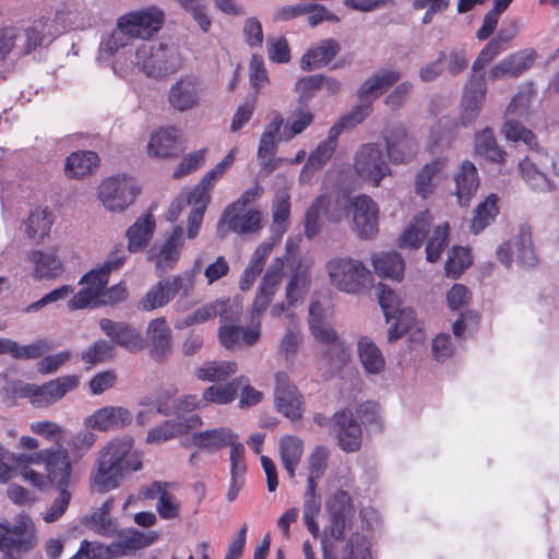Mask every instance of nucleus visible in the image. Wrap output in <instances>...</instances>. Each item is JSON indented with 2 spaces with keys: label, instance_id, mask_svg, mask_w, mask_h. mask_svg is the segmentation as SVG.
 <instances>
[{
  "label": "nucleus",
  "instance_id": "f257e3e1",
  "mask_svg": "<svg viewBox=\"0 0 559 559\" xmlns=\"http://www.w3.org/2000/svg\"><path fill=\"white\" fill-rule=\"evenodd\" d=\"M330 525L324 528L321 539L323 559H369L370 543L361 533L345 537L355 514L349 493L336 490L326 500Z\"/></svg>",
  "mask_w": 559,
  "mask_h": 559
},
{
  "label": "nucleus",
  "instance_id": "f03ea898",
  "mask_svg": "<svg viewBox=\"0 0 559 559\" xmlns=\"http://www.w3.org/2000/svg\"><path fill=\"white\" fill-rule=\"evenodd\" d=\"M142 467V453L134 449L133 438H115L99 451L97 468L91 476V488L99 493L109 492L118 488L127 475Z\"/></svg>",
  "mask_w": 559,
  "mask_h": 559
},
{
  "label": "nucleus",
  "instance_id": "7ed1b4c3",
  "mask_svg": "<svg viewBox=\"0 0 559 559\" xmlns=\"http://www.w3.org/2000/svg\"><path fill=\"white\" fill-rule=\"evenodd\" d=\"M133 62L146 76L162 79L180 68L181 58L174 45L142 43L135 49Z\"/></svg>",
  "mask_w": 559,
  "mask_h": 559
},
{
  "label": "nucleus",
  "instance_id": "20e7f679",
  "mask_svg": "<svg viewBox=\"0 0 559 559\" xmlns=\"http://www.w3.org/2000/svg\"><path fill=\"white\" fill-rule=\"evenodd\" d=\"M10 461L21 466L23 479L38 489H45L48 483L60 484L52 445L31 454L10 453Z\"/></svg>",
  "mask_w": 559,
  "mask_h": 559
},
{
  "label": "nucleus",
  "instance_id": "39448f33",
  "mask_svg": "<svg viewBox=\"0 0 559 559\" xmlns=\"http://www.w3.org/2000/svg\"><path fill=\"white\" fill-rule=\"evenodd\" d=\"M353 169L359 181L374 188L392 174L386 155L378 143H365L357 148Z\"/></svg>",
  "mask_w": 559,
  "mask_h": 559
},
{
  "label": "nucleus",
  "instance_id": "423d86ee",
  "mask_svg": "<svg viewBox=\"0 0 559 559\" xmlns=\"http://www.w3.org/2000/svg\"><path fill=\"white\" fill-rule=\"evenodd\" d=\"M325 272L330 284L347 294H356L370 278V272L359 260L349 257H334L326 261Z\"/></svg>",
  "mask_w": 559,
  "mask_h": 559
},
{
  "label": "nucleus",
  "instance_id": "0eeeda50",
  "mask_svg": "<svg viewBox=\"0 0 559 559\" xmlns=\"http://www.w3.org/2000/svg\"><path fill=\"white\" fill-rule=\"evenodd\" d=\"M100 13V0H63L55 12L53 23L59 29L83 31L92 27Z\"/></svg>",
  "mask_w": 559,
  "mask_h": 559
},
{
  "label": "nucleus",
  "instance_id": "6e6552de",
  "mask_svg": "<svg viewBox=\"0 0 559 559\" xmlns=\"http://www.w3.org/2000/svg\"><path fill=\"white\" fill-rule=\"evenodd\" d=\"M95 442L96 435L86 428L70 438L68 448H64L63 443L52 445L60 485L71 484L73 465L93 448Z\"/></svg>",
  "mask_w": 559,
  "mask_h": 559
},
{
  "label": "nucleus",
  "instance_id": "1a4fd4ad",
  "mask_svg": "<svg viewBox=\"0 0 559 559\" xmlns=\"http://www.w3.org/2000/svg\"><path fill=\"white\" fill-rule=\"evenodd\" d=\"M368 115L369 106L356 107L334 123L328 132V138L320 142L316 150L310 153L307 159L310 162V165L322 169L334 154L337 147L338 136L342 132L355 128L362 122Z\"/></svg>",
  "mask_w": 559,
  "mask_h": 559
},
{
  "label": "nucleus",
  "instance_id": "9d476101",
  "mask_svg": "<svg viewBox=\"0 0 559 559\" xmlns=\"http://www.w3.org/2000/svg\"><path fill=\"white\" fill-rule=\"evenodd\" d=\"M97 192L98 199L106 210L123 212L134 202L139 189L133 178L112 176L102 181Z\"/></svg>",
  "mask_w": 559,
  "mask_h": 559
},
{
  "label": "nucleus",
  "instance_id": "9b49d317",
  "mask_svg": "<svg viewBox=\"0 0 559 559\" xmlns=\"http://www.w3.org/2000/svg\"><path fill=\"white\" fill-rule=\"evenodd\" d=\"M204 92L205 85L200 76L185 74L170 84L167 102L174 110L186 112L201 104Z\"/></svg>",
  "mask_w": 559,
  "mask_h": 559
},
{
  "label": "nucleus",
  "instance_id": "f8f14e48",
  "mask_svg": "<svg viewBox=\"0 0 559 559\" xmlns=\"http://www.w3.org/2000/svg\"><path fill=\"white\" fill-rule=\"evenodd\" d=\"M86 287L78 292L68 302L73 310L86 307L117 304L126 300L128 292L123 284H117L106 289V285H98L96 281H83Z\"/></svg>",
  "mask_w": 559,
  "mask_h": 559
},
{
  "label": "nucleus",
  "instance_id": "ddd939ff",
  "mask_svg": "<svg viewBox=\"0 0 559 559\" xmlns=\"http://www.w3.org/2000/svg\"><path fill=\"white\" fill-rule=\"evenodd\" d=\"M348 210L352 213L353 231L360 239H370L378 234L380 209L369 195L350 198Z\"/></svg>",
  "mask_w": 559,
  "mask_h": 559
},
{
  "label": "nucleus",
  "instance_id": "4468645a",
  "mask_svg": "<svg viewBox=\"0 0 559 559\" xmlns=\"http://www.w3.org/2000/svg\"><path fill=\"white\" fill-rule=\"evenodd\" d=\"M497 258L506 266L510 267L513 258L523 266H534L538 262L535 252L532 234L528 227L522 226L519 233L509 241L497 248Z\"/></svg>",
  "mask_w": 559,
  "mask_h": 559
},
{
  "label": "nucleus",
  "instance_id": "2eb2a0df",
  "mask_svg": "<svg viewBox=\"0 0 559 559\" xmlns=\"http://www.w3.org/2000/svg\"><path fill=\"white\" fill-rule=\"evenodd\" d=\"M0 550L22 554L31 550L36 542L35 528L27 515H20L12 526L0 523Z\"/></svg>",
  "mask_w": 559,
  "mask_h": 559
},
{
  "label": "nucleus",
  "instance_id": "dca6fc26",
  "mask_svg": "<svg viewBox=\"0 0 559 559\" xmlns=\"http://www.w3.org/2000/svg\"><path fill=\"white\" fill-rule=\"evenodd\" d=\"M135 39L148 40L155 36L165 23L164 11L155 5L130 11L120 15Z\"/></svg>",
  "mask_w": 559,
  "mask_h": 559
},
{
  "label": "nucleus",
  "instance_id": "f3484780",
  "mask_svg": "<svg viewBox=\"0 0 559 559\" xmlns=\"http://www.w3.org/2000/svg\"><path fill=\"white\" fill-rule=\"evenodd\" d=\"M378 298L386 321L395 320L389 330V341H395L413 326L415 321L414 311L402 309L397 296L385 286L380 287Z\"/></svg>",
  "mask_w": 559,
  "mask_h": 559
},
{
  "label": "nucleus",
  "instance_id": "a211bd4d",
  "mask_svg": "<svg viewBox=\"0 0 559 559\" xmlns=\"http://www.w3.org/2000/svg\"><path fill=\"white\" fill-rule=\"evenodd\" d=\"M192 289V282L189 277L171 276L156 283L141 300L143 310L151 311L160 308L169 302L179 292L183 295Z\"/></svg>",
  "mask_w": 559,
  "mask_h": 559
},
{
  "label": "nucleus",
  "instance_id": "6ab92c4d",
  "mask_svg": "<svg viewBox=\"0 0 559 559\" xmlns=\"http://www.w3.org/2000/svg\"><path fill=\"white\" fill-rule=\"evenodd\" d=\"M80 384L75 374L58 377L43 384L34 385L32 405L35 408H46L59 402L69 392L74 391Z\"/></svg>",
  "mask_w": 559,
  "mask_h": 559
},
{
  "label": "nucleus",
  "instance_id": "aec40b11",
  "mask_svg": "<svg viewBox=\"0 0 559 559\" xmlns=\"http://www.w3.org/2000/svg\"><path fill=\"white\" fill-rule=\"evenodd\" d=\"M275 405L280 413L292 420H297L302 414V396L294 384H292L285 372L275 374L274 388Z\"/></svg>",
  "mask_w": 559,
  "mask_h": 559
},
{
  "label": "nucleus",
  "instance_id": "412c9836",
  "mask_svg": "<svg viewBox=\"0 0 559 559\" xmlns=\"http://www.w3.org/2000/svg\"><path fill=\"white\" fill-rule=\"evenodd\" d=\"M383 140L386 158L393 164H407L417 155V144L403 127H393L385 130Z\"/></svg>",
  "mask_w": 559,
  "mask_h": 559
},
{
  "label": "nucleus",
  "instance_id": "4be33fe9",
  "mask_svg": "<svg viewBox=\"0 0 559 559\" xmlns=\"http://www.w3.org/2000/svg\"><path fill=\"white\" fill-rule=\"evenodd\" d=\"M487 86L483 74H471L464 86L461 119L464 126L476 120L483 108Z\"/></svg>",
  "mask_w": 559,
  "mask_h": 559
},
{
  "label": "nucleus",
  "instance_id": "5701e85b",
  "mask_svg": "<svg viewBox=\"0 0 559 559\" xmlns=\"http://www.w3.org/2000/svg\"><path fill=\"white\" fill-rule=\"evenodd\" d=\"M183 243V229L178 225L160 247L155 246L151 249L150 259L154 261L159 276L167 273L178 262Z\"/></svg>",
  "mask_w": 559,
  "mask_h": 559
},
{
  "label": "nucleus",
  "instance_id": "b1692460",
  "mask_svg": "<svg viewBox=\"0 0 559 559\" xmlns=\"http://www.w3.org/2000/svg\"><path fill=\"white\" fill-rule=\"evenodd\" d=\"M448 158L436 157L426 163L416 174L414 190L421 199L430 198L438 186L447 178Z\"/></svg>",
  "mask_w": 559,
  "mask_h": 559
},
{
  "label": "nucleus",
  "instance_id": "393cba45",
  "mask_svg": "<svg viewBox=\"0 0 559 559\" xmlns=\"http://www.w3.org/2000/svg\"><path fill=\"white\" fill-rule=\"evenodd\" d=\"M132 413L121 406H104L95 411L84 419L87 429L97 431L118 430L129 426L132 421Z\"/></svg>",
  "mask_w": 559,
  "mask_h": 559
},
{
  "label": "nucleus",
  "instance_id": "a878e982",
  "mask_svg": "<svg viewBox=\"0 0 559 559\" xmlns=\"http://www.w3.org/2000/svg\"><path fill=\"white\" fill-rule=\"evenodd\" d=\"M334 432L344 451L354 452L360 448L362 430L350 409H342L334 415Z\"/></svg>",
  "mask_w": 559,
  "mask_h": 559
},
{
  "label": "nucleus",
  "instance_id": "bb28decb",
  "mask_svg": "<svg viewBox=\"0 0 559 559\" xmlns=\"http://www.w3.org/2000/svg\"><path fill=\"white\" fill-rule=\"evenodd\" d=\"M99 326L112 342L130 353H138L144 348V338L140 331L128 323L104 318L99 321Z\"/></svg>",
  "mask_w": 559,
  "mask_h": 559
},
{
  "label": "nucleus",
  "instance_id": "cd10ccee",
  "mask_svg": "<svg viewBox=\"0 0 559 559\" xmlns=\"http://www.w3.org/2000/svg\"><path fill=\"white\" fill-rule=\"evenodd\" d=\"M535 58L536 52L533 49L516 51L491 67L488 78L491 81L518 78L533 66Z\"/></svg>",
  "mask_w": 559,
  "mask_h": 559
},
{
  "label": "nucleus",
  "instance_id": "c85d7f7f",
  "mask_svg": "<svg viewBox=\"0 0 559 559\" xmlns=\"http://www.w3.org/2000/svg\"><path fill=\"white\" fill-rule=\"evenodd\" d=\"M331 199L326 194L317 197L306 210L304 218V234L308 239H313L322 228V216L326 215L332 223H338L342 214L330 210Z\"/></svg>",
  "mask_w": 559,
  "mask_h": 559
},
{
  "label": "nucleus",
  "instance_id": "c756f323",
  "mask_svg": "<svg viewBox=\"0 0 559 559\" xmlns=\"http://www.w3.org/2000/svg\"><path fill=\"white\" fill-rule=\"evenodd\" d=\"M277 290L276 288L260 284L249 312L251 326L245 332L243 344L251 346L259 341L261 335V318Z\"/></svg>",
  "mask_w": 559,
  "mask_h": 559
},
{
  "label": "nucleus",
  "instance_id": "7c9ffc66",
  "mask_svg": "<svg viewBox=\"0 0 559 559\" xmlns=\"http://www.w3.org/2000/svg\"><path fill=\"white\" fill-rule=\"evenodd\" d=\"M283 126V118L276 114L273 119L266 124L258 147V159L263 169L272 171L275 169L276 164L273 156L276 152L280 142V131Z\"/></svg>",
  "mask_w": 559,
  "mask_h": 559
},
{
  "label": "nucleus",
  "instance_id": "2f4dec72",
  "mask_svg": "<svg viewBox=\"0 0 559 559\" xmlns=\"http://www.w3.org/2000/svg\"><path fill=\"white\" fill-rule=\"evenodd\" d=\"M357 354L367 378L381 377L385 371V358L382 350L369 336H360L357 342Z\"/></svg>",
  "mask_w": 559,
  "mask_h": 559
},
{
  "label": "nucleus",
  "instance_id": "473e14b6",
  "mask_svg": "<svg viewBox=\"0 0 559 559\" xmlns=\"http://www.w3.org/2000/svg\"><path fill=\"white\" fill-rule=\"evenodd\" d=\"M179 130L175 127H163L151 133L147 142V154L154 158H174L178 154L177 143Z\"/></svg>",
  "mask_w": 559,
  "mask_h": 559
},
{
  "label": "nucleus",
  "instance_id": "72a5a7b5",
  "mask_svg": "<svg viewBox=\"0 0 559 559\" xmlns=\"http://www.w3.org/2000/svg\"><path fill=\"white\" fill-rule=\"evenodd\" d=\"M401 79V73L397 70L383 69L376 72L369 79H367L358 88V96L361 100L368 102L365 106H369L370 103L382 95L390 86L396 83ZM364 107V105L361 106Z\"/></svg>",
  "mask_w": 559,
  "mask_h": 559
},
{
  "label": "nucleus",
  "instance_id": "f704fd0d",
  "mask_svg": "<svg viewBox=\"0 0 559 559\" xmlns=\"http://www.w3.org/2000/svg\"><path fill=\"white\" fill-rule=\"evenodd\" d=\"M60 33L53 23V20L49 17H39L35 20L29 26H27L23 34L19 31V36L23 44L20 46L22 52L29 53L37 47L41 46L45 38L55 36Z\"/></svg>",
  "mask_w": 559,
  "mask_h": 559
},
{
  "label": "nucleus",
  "instance_id": "c9c22d12",
  "mask_svg": "<svg viewBox=\"0 0 559 559\" xmlns=\"http://www.w3.org/2000/svg\"><path fill=\"white\" fill-rule=\"evenodd\" d=\"M242 207L228 206L223 217L221 218L219 225L226 224L228 229L237 234H250L261 229V212L257 210H249L243 214H238ZM221 229V226H218Z\"/></svg>",
  "mask_w": 559,
  "mask_h": 559
},
{
  "label": "nucleus",
  "instance_id": "e433bc0d",
  "mask_svg": "<svg viewBox=\"0 0 559 559\" xmlns=\"http://www.w3.org/2000/svg\"><path fill=\"white\" fill-rule=\"evenodd\" d=\"M455 189L454 194L457 202L465 206L469 203L479 186L478 173L475 165L469 160H464L454 175Z\"/></svg>",
  "mask_w": 559,
  "mask_h": 559
},
{
  "label": "nucleus",
  "instance_id": "4c0bfd02",
  "mask_svg": "<svg viewBox=\"0 0 559 559\" xmlns=\"http://www.w3.org/2000/svg\"><path fill=\"white\" fill-rule=\"evenodd\" d=\"M340 44L335 39L320 40L304 53L300 59V68L304 71L320 69L326 66L340 52Z\"/></svg>",
  "mask_w": 559,
  "mask_h": 559
},
{
  "label": "nucleus",
  "instance_id": "58836bf2",
  "mask_svg": "<svg viewBox=\"0 0 559 559\" xmlns=\"http://www.w3.org/2000/svg\"><path fill=\"white\" fill-rule=\"evenodd\" d=\"M146 337L151 344V355L160 360L171 350V330L165 318L152 320L146 329Z\"/></svg>",
  "mask_w": 559,
  "mask_h": 559
},
{
  "label": "nucleus",
  "instance_id": "ea45409f",
  "mask_svg": "<svg viewBox=\"0 0 559 559\" xmlns=\"http://www.w3.org/2000/svg\"><path fill=\"white\" fill-rule=\"evenodd\" d=\"M112 507V498L107 499L99 508L85 514L81 519V524L102 536L115 537L117 534V524L109 515Z\"/></svg>",
  "mask_w": 559,
  "mask_h": 559
},
{
  "label": "nucleus",
  "instance_id": "a19ab883",
  "mask_svg": "<svg viewBox=\"0 0 559 559\" xmlns=\"http://www.w3.org/2000/svg\"><path fill=\"white\" fill-rule=\"evenodd\" d=\"M27 260L34 265V276L39 280L56 278L63 271L62 262L55 249L32 250L28 252Z\"/></svg>",
  "mask_w": 559,
  "mask_h": 559
},
{
  "label": "nucleus",
  "instance_id": "79ce46f5",
  "mask_svg": "<svg viewBox=\"0 0 559 559\" xmlns=\"http://www.w3.org/2000/svg\"><path fill=\"white\" fill-rule=\"evenodd\" d=\"M53 222L55 214L49 207H35L24 221L27 238L37 243L43 242L49 235Z\"/></svg>",
  "mask_w": 559,
  "mask_h": 559
},
{
  "label": "nucleus",
  "instance_id": "37998d69",
  "mask_svg": "<svg viewBox=\"0 0 559 559\" xmlns=\"http://www.w3.org/2000/svg\"><path fill=\"white\" fill-rule=\"evenodd\" d=\"M275 245V239H269L257 247L240 278L239 287L241 290H248L253 286Z\"/></svg>",
  "mask_w": 559,
  "mask_h": 559
},
{
  "label": "nucleus",
  "instance_id": "c03bdc74",
  "mask_svg": "<svg viewBox=\"0 0 559 559\" xmlns=\"http://www.w3.org/2000/svg\"><path fill=\"white\" fill-rule=\"evenodd\" d=\"M374 272L380 277L401 282L404 276L405 262L397 252H379L372 255Z\"/></svg>",
  "mask_w": 559,
  "mask_h": 559
},
{
  "label": "nucleus",
  "instance_id": "a18cd8bd",
  "mask_svg": "<svg viewBox=\"0 0 559 559\" xmlns=\"http://www.w3.org/2000/svg\"><path fill=\"white\" fill-rule=\"evenodd\" d=\"M236 438L231 429L221 427L193 433L192 442L200 449L216 451L226 445H230Z\"/></svg>",
  "mask_w": 559,
  "mask_h": 559
},
{
  "label": "nucleus",
  "instance_id": "49530a36",
  "mask_svg": "<svg viewBox=\"0 0 559 559\" xmlns=\"http://www.w3.org/2000/svg\"><path fill=\"white\" fill-rule=\"evenodd\" d=\"M155 229L153 215L146 214L136 219V222L127 230L128 251L138 252L142 250L150 241Z\"/></svg>",
  "mask_w": 559,
  "mask_h": 559
},
{
  "label": "nucleus",
  "instance_id": "de8ad7c7",
  "mask_svg": "<svg viewBox=\"0 0 559 559\" xmlns=\"http://www.w3.org/2000/svg\"><path fill=\"white\" fill-rule=\"evenodd\" d=\"M126 260L127 253L123 246L117 245L108 253L103 265L88 272L83 281H96L98 285H107L110 273L122 267Z\"/></svg>",
  "mask_w": 559,
  "mask_h": 559
},
{
  "label": "nucleus",
  "instance_id": "09e8293b",
  "mask_svg": "<svg viewBox=\"0 0 559 559\" xmlns=\"http://www.w3.org/2000/svg\"><path fill=\"white\" fill-rule=\"evenodd\" d=\"M99 158L95 152L78 151L70 154L66 163V174L71 178H81L92 174L98 166Z\"/></svg>",
  "mask_w": 559,
  "mask_h": 559
},
{
  "label": "nucleus",
  "instance_id": "8fccbe9b",
  "mask_svg": "<svg viewBox=\"0 0 559 559\" xmlns=\"http://www.w3.org/2000/svg\"><path fill=\"white\" fill-rule=\"evenodd\" d=\"M134 39L132 31L128 28L127 24L119 16L116 21V27L102 40L100 53L114 56L120 49L130 46Z\"/></svg>",
  "mask_w": 559,
  "mask_h": 559
},
{
  "label": "nucleus",
  "instance_id": "3c124183",
  "mask_svg": "<svg viewBox=\"0 0 559 559\" xmlns=\"http://www.w3.org/2000/svg\"><path fill=\"white\" fill-rule=\"evenodd\" d=\"M194 205L190 209L187 219V237L195 239L201 229L204 212L210 202V195L203 187H194Z\"/></svg>",
  "mask_w": 559,
  "mask_h": 559
},
{
  "label": "nucleus",
  "instance_id": "603ef678",
  "mask_svg": "<svg viewBox=\"0 0 559 559\" xmlns=\"http://www.w3.org/2000/svg\"><path fill=\"white\" fill-rule=\"evenodd\" d=\"M311 285L309 269L298 264L294 270L285 288L286 300L289 306L300 301Z\"/></svg>",
  "mask_w": 559,
  "mask_h": 559
},
{
  "label": "nucleus",
  "instance_id": "864d4df0",
  "mask_svg": "<svg viewBox=\"0 0 559 559\" xmlns=\"http://www.w3.org/2000/svg\"><path fill=\"white\" fill-rule=\"evenodd\" d=\"M431 223L429 213L424 212L416 215L409 226L400 237V246L403 248H417L420 246Z\"/></svg>",
  "mask_w": 559,
  "mask_h": 559
},
{
  "label": "nucleus",
  "instance_id": "5fc2aeb1",
  "mask_svg": "<svg viewBox=\"0 0 559 559\" xmlns=\"http://www.w3.org/2000/svg\"><path fill=\"white\" fill-rule=\"evenodd\" d=\"M304 452L302 441L293 436H285L280 441V453L282 463L289 476L295 477L296 467L300 462Z\"/></svg>",
  "mask_w": 559,
  "mask_h": 559
},
{
  "label": "nucleus",
  "instance_id": "6e6d98bb",
  "mask_svg": "<svg viewBox=\"0 0 559 559\" xmlns=\"http://www.w3.org/2000/svg\"><path fill=\"white\" fill-rule=\"evenodd\" d=\"M238 366L235 361H205L197 370L198 379L207 382H219L235 374Z\"/></svg>",
  "mask_w": 559,
  "mask_h": 559
},
{
  "label": "nucleus",
  "instance_id": "4d7b16f0",
  "mask_svg": "<svg viewBox=\"0 0 559 559\" xmlns=\"http://www.w3.org/2000/svg\"><path fill=\"white\" fill-rule=\"evenodd\" d=\"M309 330L312 336L329 346L330 350H336L343 357L348 356V345L338 336L330 321L313 324L309 326Z\"/></svg>",
  "mask_w": 559,
  "mask_h": 559
},
{
  "label": "nucleus",
  "instance_id": "13d9d810",
  "mask_svg": "<svg viewBox=\"0 0 559 559\" xmlns=\"http://www.w3.org/2000/svg\"><path fill=\"white\" fill-rule=\"evenodd\" d=\"M48 485L59 490L58 496L53 499L49 508L40 514L41 519L50 524L59 521L64 515L72 499V493L69 490L71 484L60 485L57 483H48Z\"/></svg>",
  "mask_w": 559,
  "mask_h": 559
},
{
  "label": "nucleus",
  "instance_id": "bf43d9fd",
  "mask_svg": "<svg viewBox=\"0 0 559 559\" xmlns=\"http://www.w3.org/2000/svg\"><path fill=\"white\" fill-rule=\"evenodd\" d=\"M498 198L496 194H489L485 201L478 204L471 221V230L474 234L481 233L498 214Z\"/></svg>",
  "mask_w": 559,
  "mask_h": 559
},
{
  "label": "nucleus",
  "instance_id": "052dcab7",
  "mask_svg": "<svg viewBox=\"0 0 559 559\" xmlns=\"http://www.w3.org/2000/svg\"><path fill=\"white\" fill-rule=\"evenodd\" d=\"M522 177L526 185L535 192H551L554 190L552 182L548 177L539 171L530 158H524L519 163Z\"/></svg>",
  "mask_w": 559,
  "mask_h": 559
},
{
  "label": "nucleus",
  "instance_id": "680f3d73",
  "mask_svg": "<svg viewBox=\"0 0 559 559\" xmlns=\"http://www.w3.org/2000/svg\"><path fill=\"white\" fill-rule=\"evenodd\" d=\"M289 323L286 328L285 334L280 341L278 352L286 359H293L298 353L299 346L302 342V336L299 328L295 323V317L293 313L287 314Z\"/></svg>",
  "mask_w": 559,
  "mask_h": 559
},
{
  "label": "nucleus",
  "instance_id": "e2e57ef3",
  "mask_svg": "<svg viewBox=\"0 0 559 559\" xmlns=\"http://www.w3.org/2000/svg\"><path fill=\"white\" fill-rule=\"evenodd\" d=\"M475 151L477 154L492 162H502L504 152L498 146L490 129H485L475 136Z\"/></svg>",
  "mask_w": 559,
  "mask_h": 559
},
{
  "label": "nucleus",
  "instance_id": "0e129e2a",
  "mask_svg": "<svg viewBox=\"0 0 559 559\" xmlns=\"http://www.w3.org/2000/svg\"><path fill=\"white\" fill-rule=\"evenodd\" d=\"M129 552L152 545L158 537L156 532L142 533L135 530H119L115 535Z\"/></svg>",
  "mask_w": 559,
  "mask_h": 559
},
{
  "label": "nucleus",
  "instance_id": "69168bd1",
  "mask_svg": "<svg viewBox=\"0 0 559 559\" xmlns=\"http://www.w3.org/2000/svg\"><path fill=\"white\" fill-rule=\"evenodd\" d=\"M242 378L234 379L225 385H211L203 393L205 404L225 405L233 402L237 395Z\"/></svg>",
  "mask_w": 559,
  "mask_h": 559
},
{
  "label": "nucleus",
  "instance_id": "338daca9",
  "mask_svg": "<svg viewBox=\"0 0 559 559\" xmlns=\"http://www.w3.org/2000/svg\"><path fill=\"white\" fill-rule=\"evenodd\" d=\"M290 216V202L289 195L282 191L275 194L272 204V217L273 224L278 231L277 237H272L271 239H275L276 243L278 242L280 237L286 230L285 223L288 221Z\"/></svg>",
  "mask_w": 559,
  "mask_h": 559
},
{
  "label": "nucleus",
  "instance_id": "774afa93",
  "mask_svg": "<svg viewBox=\"0 0 559 559\" xmlns=\"http://www.w3.org/2000/svg\"><path fill=\"white\" fill-rule=\"evenodd\" d=\"M330 451L325 447H317L308 457L307 484L318 485V480L324 475L328 466Z\"/></svg>",
  "mask_w": 559,
  "mask_h": 559
}]
</instances>
